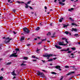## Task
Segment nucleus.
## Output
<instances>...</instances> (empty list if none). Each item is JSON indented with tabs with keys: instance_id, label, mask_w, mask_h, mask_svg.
<instances>
[{
	"instance_id": "1",
	"label": "nucleus",
	"mask_w": 80,
	"mask_h": 80,
	"mask_svg": "<svg viewBox=\"0 0 80 80\" xmlns=\"http://www.w3.org/2000/svg\"><path fill=\"white\" fill-rule=\"evenodd\" d=\"M38 75L39 76H41V77H42V78H46V77L45 76V74L43 73L42 72H40V71H38Z\"/></svg>"
},
{
	"instance_id": "2",
	"label": "nucleus",
	"mask_w": 80,
	"mask_h": 80,
	"mask_svg": "<svg viewBox=\"0 0 80 80\" xmlns=\"http://www.w3.org/2000/svg\"><path fill=\"white\" fill-rule=\"evenodd\" d=\"M23 30L24 33H30V31L27 28H23Z\"/></svg>"
},
{
	"instance_id": "3",
	"label": "nucleus",
	"mask_w": 80,
	"mask_h": 80,
	"mask_svg": "<svg viewBox=\"0 0 80 80\" xmlns=\"http://www.w3.org/2000/svg\"><path fill=\"white\" fill-rule=\"evenodd\" d=\"M6 40L4 42L5 43H9V42H10V41L12 40V38L10 39L9 38H6Z\"/></svg>"
},
{
	"instance_id": "4",
	"label": "nucleus",
	"mask_w": 80,
	"mask_h": 80,
	"mask_svg": "<svg viewBox=\"0 0 80 80\" xmlns=\"http://www.w3.org/2000/svg\"><path fill=\"white\" fill-rule=\"evenodd\" d=\"M69 50H70V49L69 48H67V49L61 50V51H65V52H67V51H68V53H71L72 51H69Z\"/></svg>"
},
{
	"instance_id": "5",
	"label": "nucleus",
	"mask_w": 80,
	"mask_h": 80,
	"mask_svg": "<svg viewBox=\"0 0 80 80\" xmlns=\"http://www.w3.org/2000/svg\"><path fill=\"white\" fill-rule=\"evenodd\" d=\"M52 56H53V54H52L43 55L44 57H47L48 58V57H52Z\"/></svg>"
},
{
	"instance_id": "6",
	"label": "nucleus",
	"mask_w": 80,
	"mask_h": 80,
	"mask_svg": "<svg viewBox=\"0 0 80 80\" xmlns=\"http://www.w3.org/2000/svg\"><path fill=\"white\" fill-rule=\"evenodd\" d=\"M17 52L16 53H14L11 54L10 56V57H17V56H18V55H16V54H17Z\"/></svg>"
},
{
	"instance_id": "7",
	"label": "nucleus",
	"mask_w": 80,
	"mask_h": 80,
	"mask_svg": "<svg viewBox=\"0 0 80 80\" xmlns=\"http://www.w3.org/2000/svg\"><path fill=\"white\" fill-rule=\"evenodd\" d=\"M54 67H55L57 69H58L59 70H60V71H62V69L60 68V66H54Z\"/></svg>"
},
{
	"instance_id": "8",
	"label": "nucleus",
	"mask_w": 80,
	"mask_h": 80,
	"mask_svg": "<svg viewBox=\"0 0 80 80\" xmlns=\"http://www.w3.org/2000/svg\"><path fill=\"white\" fill-rule=\"evenodd\" d=\"M58 44L59 45H63V46H66L67 45V43H66V44H63V42H58Z\"/></svg>"
},
{
	"instance_id": "9",
	"label": "nucleus",
	"mask_w": 80,
	"mask_h": 80,
	"mask_svg": "<svg viewBox=\"0 0 80 80\" xmlns=\"http://www.w3.org/2000/svg\"><path fill=\"white\" fill-rule=\"evenodd\" d=\"M11 74L12 75L14 76H16V74L15 73V70H14L12 72H11Z\"/></svg>"
},
{
	"instance_id": "10",
	"label": "nucleus",
	"mask_w": 80,
	"mask_h": 80,
	"mask_svg": "<svg viewBox=\"0 0 80 80\" xmlns=\"http://www.w3.org/2000/svg\"><path fill=\"white\" fill-rule=\"evenodd\" d=\"M55 47L57 48H58V49H62V47H61L60 46H57V45H55Z\"/></svg>"
},
{
	"instance_id": "11",
	"label": "nucleus",
	"mask_w": 80,
	"mask_h": 80,
	"mask_svg": "<svg viewBox=\"0 0 80 80\" xmlns=\"http://www.w3.org/2000/svg\"><path fill=\"white\" fill-rule=\"evenodd\" d=\"M59 3L60 5H62V6H63V5H65V3H63V2H59Z\"/></svg>"
},
{
	"instance_id": "12",
	"label": "nucleus",
	"mask_w": 80,
	"mask_h": 80,
	"mask_svg": "<svg viewBox=\"0 0 80 80\" xmlns=\"http://www.w3.org/2000/svg\"><path fill=\"white\" fill-rule=\"evenodd\" d=\"M25 38L23 37H22L21 38L20 41L21 42H22L23 40H24Z\"/></svg>"
},
{
	"instance_id": "13",
	"label": "nucleus",
	"mask_w": 80,
	"mask_h": 80,
	"mask_svg": "<svg viewBox=\"0 0 80 80\" xmlns=\"http://www.w3.org/2000/svg\"><path fill=\"white\" fill-rule=\"evenodd\" d=\"M75 72H69V73H68V74H67V75H69L72 74V73H75Z\"/></svg>"
},
{
	"instance_id": "14",
	"label": "nucleus",
	"mask_w": 80,
	"mask_h": 80,
	"mask_svg": "<svg viewBox=\"0 0 80 80\" xmlns=\"http://www.w3.org/2000/svg\"><path fill=\"white\" fill-rule=\"evenodd\" d=\"M25 4L26 5V6H25V8H28L29 6L27 5V4L26 3H25Z\"/></svg>"
},
{
	"instance_id": "15",
	"label": "nucleus",
	"mask_w": 80,
	"mask_h": 80,
	"mask_svg": "<svg viewBox=\"0 0 80 80\" xmlns=\"http://www.w3.org/2000/svg\"><path fill=\"white\" fill-rule=\"evenodd\" d=\"M16 3H24V2H20L19 1H16Z\"/></svg>"
},
{
	"instance_id": "16",
	"label": "nucleus",
	"mask_w": 80,
	"mask_h": 80,
	"mask_svg": "<svg viewBox=\"0 0 80 80\" xmlns=\"http://www.w3.org/2000/svg\"><path fill=\"white\" fill-rule=\"evenodd\" d=\"M72 31H74L75 32H77V29L75 28L74 29L73 28H72Z\"/></svg>"
},
{
	"instance_id": "17",
	"label": "nucleus",
	"mask_w": 80,
	"mask_h": 80,
	"mask_svg": "<svg viewBox=\"0 0 80 80\" xmlns=\"http://www.w3.org/2000/svg\"><path fill=\"white\" fill-rule=\"evenodd\" d=\"M63 20V18H61L60 19H59V22H62V20Z\"/></svg>"
},
{
	"instance_id": "18",
	"label": "nucleus",
	"mask_w": 80,
	"mask_h": 80,
	"mask_svg": "<svg viewBox=\"0 0 80 80\" xmlns=\"http://www.w3.org/2000/svg\"><path fill=\"white\" fill-rule=\"evenodd\" d=\"M71 25H76V26H77L76 23L74 22L72 23Z\"/></svg>"
},
{
	"instance_id": "19",
	"label": "nucleus",
	"mask_w": 80,
	"mask_h": 80,
	"mask_svg": "<svg viewBox=\"0 0 80 80\" xmlns=\"http://www.w3.org/2000/svg\"><path fill=\"white\" fill-rule=\"evenodd\" d=\"M10 64H12V62H8L6 63V65H10Z\"/></svg>"
},
{
	"instance_id": "20",
	"label": "nucleus",
	"mask_w": 80,
	"mask_h": 80,
	"mask_svg": "<svg viewBox=\"0 0 80 80\" xmlns=\"http://www.w3.org/2000/svg\"><path fill=\"white\" fill-rule=\"evenodd\" d=\"M71 49L72 50H76V48H71Z\"/></svg>"
},
{
	"instance_id": "21",
	"label": "nucleus",
	"mask_w": 80,
	"mask_h": 80,
	"mask_svg": "<svg viewBox=\"0 0 80 80\" xmlns=\"http://www.w3.org/2000/svg\"><path fill=\"white\" fill-rule=\"evenodd\" d=\"M65 33H66L67 35H68L69 33V32L68 31H66L64 32Z\"/></svg>"
},
{
	"instance_id": "22",
	"label": "nucleus",
	"mask_w": 80,
	"mask_h": 80,
	"mask_svg": "<svg viewBox=\"0 0 80 80\" xmlns=\"http://www.w3.org/2000/svg\"><path fill=\"white\" fill-rule=\"evenodd\" d=\"M51 73L52 74H54V75H57V73H55V72H52Z\"/></svg>"
},
{
	"instance_id": "23",
	"label": "nucleus",
	"mask_w": 80,
	"mask_h": 80,
	"mask_svg": "<svg viewBox=\"0 0 80 80\" xmlns=\"http://www.w3.org/2000/svg\"><path fill=\"white\" fill-rule=\"evenodd\" d=\"M52 60H53L52 59V58L48 60V62H51V61H52Z\"/></svg>"
},
{
	"instance_id": "24",
	"label": "nucleus",
	"mask_w": 80,
	"mask_h": 80,
	"mask_svg": "<svg viewBox=\"0 0 80 80\" xmlns=\"http://www.w3.org/2000/svg\"><path fill=\"white\" fill-rule=\"evenodd\" d=\"M22 65H23V66H25L26 65V64L22 63L21 64V66H22Z\"/></svg>"
},
{
	"instance_id": "25",
	"label": "nucleus",
	"mask_w": 80,
	"mask_h": 80,
	"mask_svg": "<svg viewBox=\"0 0 80 80\" xmlns=\"http://www.w3.org/2000/svg\"><path fill=\"white\" fill-rule=\"evenodd\" d=\"M40 29V28L39 27H37L36 29V30H38Z\"/></svg>"
},
{
	"instance_id": "26",
	"label": "nucleus",
	"mask_w": 80,
	"mask_h": 80,
	"mask_svg": "<svg viewBox=\"0 0 80 80\" xmlns=\"http://www.w3.org/2000/svg\"><path fill=\"white\" fill-rule=\"evenodd\" d=\"M47 40V39L45 38L44 39H42V42H44V41H45V40Z\"/></svg>"
},
{
	"instance_id": "27",
	"label": "nucleus",
	"mask_w": 80,
	"mask_h": 80,
	"mask_svg": "<svg viewBox=\"0 0 80 80\" xmlns=\"http://www.w3.org/2000/svg\"><path fill=\"white\" fill-rule=\"evenodd\" d=\"M51 35V33L50 32H48V33L47 34V35Z\"/></svg>"
},
{
	"instance_id": "28",
	"label": "nucleus",
	"mask_w": 80,
	"mask_h": 80,
	"mask_svg": "<svg viewBox=\"0 0 80 80\" xmlns=\"http://www.w3.org/2000/svg\"><path fill=\"white\" fill-rule=\"evenodd\" d=\"M64 25V26H63L64 28L67 27V26H68V25Z\"/></svg>"
},
{
	"instance_id": "29",
	"label": "nucleus",
	"mask_w": 80,
	"mask_h": 80,
	"mask_svg": "<svg viewBox=\"0 0 80 80\" xmlns=\"http://www.w3.org/2000/svg\"><path fill=\"white\" fill-rule=\"evenodd\" d=\"M24 59V60H27V57H24L23 58Z\"/></svg>"
},
{
	"instance_id": "30",
	"label": "nucleus",
	"mask_w": 80,
	"mask_h": 80,
	"mask_svg": "<svg viewBox=\"0 0 80 80\" xmlns=\"http://www.w3.org/2000/svg\"><path fill=\"white\" fill-rule=\"evenodd\" d=\"M12 11H13V12H14V13H15L16 12V10H15V9H13L12 10Z\"/></svg>"
},
{
	"instance_id": "31",
	"label": "nucleus",
	"mask_w": 80,
	"mask_h": 80,
	"mask_svg": "<svg viewBox=\"0 0 80 80\" xmlns=\"http://www.w3.org/2000/svg\"><path fill=\"white\" fill-rule=\"evenodd\" d=\"M3 79V77L2 76L0 77V80H2Z\"/></svg>"
},
{
	"instance_id": "32",
	"label": "nucleus",
	"mask_w": 80,
	"mask_h": 80,
	"mask_svg": "<svg viewBox=\"0 0 80 80\" xmlns=\"http://www.w3.org/2000/svg\"><path fill=\"white\" fill-rule=\"evenodd\" d=\"M15 50H16V52H17V51H19V50H20V49L18 48H16L15 49Z\"/></svg>"
},
{
	"instance_id": "33",
	"label": "nucleus",
	"mask_w": 80,
	"mask_h": 80,
	"mask_svg": "<svg viewBox=\"0 0 80 80\" xmlns=\"http://www.w3.org/2000/svg\"><path fill=\"white\" fill-rule=\"evenodd\" d=\"M65 68H69V67L68 66H65Z\"/></svg>"
},
{
	"instance_id": "34",
	"label": "nucleus",
	"mask_w": 80,
	"mask_h": 80,
	"mask_svg": "<svg viewBox=\"0 0 80 80\" xmlns=\"http://www.w3.org/2000/svg\"><path fill=\"white\" fill-rule=\"evenodd\" d=\"M61 1L62 2H65L66 1V0H61Z\"/></svg>"
},
{
	"instance_id": "35",
	"label": "nucleus",
	"mask_w": 80,
	"mask_h": 80,
	"mask_svg": "<svg viewBox=\"0 0 80 80\" xmlns=\"http://www.w3.org/2000/svg\"><path fill=\"white\" fill-rule=\"evenodd\" d=\"M30 2H31V1H28V2L27 3V4H30Z\"/></svg>"
},
{
	"instance_id": "36",
	"label": "nucleus",
	"mask_w": 80,
	"mask_h": 80,
	"mask_svg": "<svg viewBox=\"0 0 80 80\" xmlns=\"http://www.w3.org/2000/svg\"><path fill=\"white\" fill-rule=\"evenodd\" d=\"M65 42L67 43L69 42L67 41V39H66Z\"/></svg>"
},
{
	"instance_id": "37",
	"label": "nucleus",
	"mask_w": 80,
	"mask_h": 80,
	"mask_svg": "<svg viewBox=\"0 0 80 80\" xmlns=\"http://www.w3.org/2000/svg\"><path fill=\"white\" fill-rule=\"evenodd\" d=\"M42 43V42H40L38 43V45H40V44H41V43Z\"/></svg>"
},
{
	"instance_id": "38",
	"label": "nucleus",
	"mask_w": 80,
	"mask_h": 80,
	"mask_svg": "<svg viewBox=\"0 0 80 80\" xmlns=\"http://www.w3.org/2000/svg\"><path fill=\"white\" fill-rule=\"evenodd\" d=\"M78 34H74V36H78Z\"/></svg>"
},
{
	"instance_id": "39",
	"label": "nucleus",
	"mask_w": 80,
	"mask_h": 80,
	"mask_svg": "<svg viewBox=\"0 0 80 80\" xmlns=\"http://www.w3.org/2000/svg\"><path fill=\"white\" fill-rule=\"evenodd\" d=\"M44 8L45 10H47V8L46 6H45Z\"/></svg>"
},
{
	"instance_id": "40",
	"label": "nucleus",
	"mask_w": 80,
	"mask_h": 80,
	"mask_svg": "<svg viewBox=\"0 0 80 80\" xmlns=\"http://www.w3.org/2000/svg\"><path fill=\"white\" fill-rule=\"evenodd\" d=\"M61 78L62 77V78L60 79V80H62V79H63V76H61Z\"/></svg>"
},
{
	"instance_id": "41",
	"label": "nucleus",
	"mask_w": 80,
	"mask_h": 80,
	"mask_svg": "<svg viewBox=\"0 0 80 80\" xmlns=\"http://www.w3.org/2000/svg\"><path fill=\"white\" fill-rule=\"evenodd\" d=\"M39 50H38V49L37 51H36V52L37 53H38V51H39Z\"/></svg>"
},
{
	"instance_id": "42",
	"label": "nucleus",
	"mask_w": 80,
	"mask_h": 80,
	"mask_svg": "<svg viewBox=\"0 0 80 80\" xmlns=\"http://www.w3.org/2000/svg\"><path fill=\"white\" fill-rule=\"evenodd\" d=\"M44 50H45L46 51H47V50H48V49L44 48Z\"/></svg>"
},
{
	"instance_id": "43",
	"label": "nucleus",
	"mask_w": 80,
	"mask_h": 80,
	"mask_svg": "<svg viewBox=\"0 0 80 80\" xmlns=\"http://www.w3.org/2000/svg\"><path fill=\"white\" fill-rule=\"evenodd\" d=\"M42 70V71H43V72H46V71H45V70Z\"/></svg>"
},
{
	"instance_id": "44",
	"label": "nucleus",
	"mask_w": 80,
	"mask_h": 80,
	"mask_svg": "<svg viewBox=\"0 0 80 80\" xmlns=\"http://www.w3.org/2000/svg\"><path fill=\"white\" fill-rule=\"evenodd\" d=\"M29 7L30 8H31V9H33V8H32V7L30 6H29Z\"/></svg>"
},
{
	"instance_id": "45",
	"label": "nucleus",
	"mask_w": 80,
	"mask_h": 80,
	"mask_svg": "<svg viewBox=\"0 0 80 80\" xmlns=\"http://www.w3.org/2000/svg\"><path fill=\"white\" fill-rule=\"evenodd\" d=\"M56 59H57V58H53V59L54 60H56Z\"/></svg>"
},
{
	"instance_id": "46",
	"label": "nucleus",
	"mask_w": 80,
	"mask_h": 80,
	"mask_svg": "<svg viewBox=\"0 0 80 80\" xmlns=\"http://www.w3.org/2000/svg\"><path fill=\"white\" fill-rule=\"evenodd\" d=\"M69 19H70V20H72V18H70Z\"/></svg>"
},
{
	"instance_id": "47",
	"label": "nucleus",
	"mask_w": 80,
	"mask_h": 80,
	"mask_svg": "<svg viewBox=\"0 0 80 80\" xmlns=\"http://www.w3.org/2000/svg\"><path fill=\"white\" fill-rule=\"evenodd\" d=\"M42 61L43 63H45V60L43 61V60H42Z\"/></svg>"
},
{
	"instance_id": "48",
	"label": "nucleus",
	"mask_w": 80,
	"mask_h": 80,
	"mask_svg": "<svg viewBox=\"0 0 80 80\" xmlns=\"http://www.w3.org/2000/svg\"><path fill=\"white\" fill-rule=\"evenodd\" d=\"M30 44H27V46H28H28H30Z\"/></svg>"
},
{
	"instance_id": "49",
	"label": "nucleus",
	"mask_w": 80,
	"mask_h": 80,
	"mask_svg": "<svg viewBox=\"0 0 80 80\" xmlns=\"http://www.w3.org/2000/svg\"><path fill=\"white\" fill-rule=\"evenodd\" d=\"M71 10H73V8H71Z\"/></svg>"
},
{
	"instance_id": "50",
	"label": "nucleus",
	"mask_w": 80,
	"mask_h": 80,
	"mask_svg": "<svg viewBox=\"0 0 80 80\" xmlns=\"http://www.w3.org/2000/svg\"><path fill=\"white\" fill-rule=\"evenodd\" d=\"M71 55H72V56H74V55H73V53H72L71 54Z\"/></svg>"
},
{
	"instance_id": "51",
	"label": "nucleus",
	"mask_w": 80,
	"mask_h": 80,
	"mask_svg": "<svg viewBox=\"0 0 80 80\" xmlns=\"http://www.w3.org/2000/svg\"><path fill=\"white\" fill-rule=\"evenodd\" d=\"M1 70L2 71H3V70H4L3 68H2Z\"/></svg>"
},
{
	"instance_id": "52",
	"label": "nucleus",
	"mask_w": 80,
	"mask_h": 80,
	"mask_svg": "<svg viewBox=\"0 0 80 80\" xmlns=\"http://www.w3.org/2000/svg\"><path fill=\"white\" fill-rule=\"evenodd\" d=\"M22 62L23 63H25V62H26V61H23Z\"/></svg>"
},
{
	"instance_id": "53",
	"label": "nucleus",
	"mask_w": 80,
	"mask_h": 80,
	"mask_svg": "<svg viewBox=\"0 0 80 80\" xmlns=\"http://www.w3.org/2000/svg\"><path fill=\"white\" fill-rule=\"evenodd\" d=\"M62 40H65V38H62Z\"/></svg>"
},
{
	"instance_id": "54",
	"label": "nucleus",
	"mask_w": 80,
	"mask_h": 80,
	"mask_svg": "<svg viewBox=\"0 0 80 80\" xmlns=\"http://www.w3.org/2000/svg\"><path fill=\"white\" fill-rule=\"evenodd\" d=\"M13 33H14V34H16V32H15V31H13Z\"/></svg>"
},
{
	"instance_id": "55",
	"label": "nucleus",
	"mask_w": 80,
	"mask_h": 80,
	"mask_svg": "<svg viewBox=\"0 0 80 80\" xmlns=\"http://www.w3.org/2000/svg\"><path fill=\"white\" fill-rule=\"evenodd\" d=\"M70 67H73V68H75V66H70Z\"/></svg>"
},
{
	"instance_id": "56",
	"label": "nucleus",
	"mask_w": 80,
	"mask_h": 80,
	"mask_svg": "<svg viewBox=\"0 0 80 80\" xmlns=\"http://www.w3.org/2000/svg\"><path fill=\"white\" fill-rule=\"evenodd\" d=\"M34 40H37V38H35L34 39Z\"/></svg>"
},
{
	"instance_id": "57",
	"label": "nucleus",
	"mask_w": 80,
	"mask_h": 80,
	"mask_svg": "<svg viewBox=\"0 0 80 80\" xmlns=\"http://www.w3.org/2000/svg\"><path fill=\"white\" fill-rule=\"evenodd\" d=\"M32 58H35V56H32Z\"/></svg>"
},
{
	"instance_id": "58",
	"label": "nucleus",
	"mask_w": 80,
	"mask_h": 80,
	"mask_svg": "<svg viewBox=\"0 0 80 80\" xmlns=\"http://www.w3.org/2000/svg\"><path fill=\"white\" fill-rule=\"evenodd\" d=\"M68 11H69V12H70V11H71V9H69L68 10Z\"/></svg>"
},
{
	"instance_id": "59",
	"label": "nucleus",
	"mask_w": 80,
	"mask_h": 80,
	"mask_svg": "<svg viewBox=\"0 0 80 80\" xmlns=\"http://www.w3.org/2000/svg\"><path fill=\"white\" fill-rule=\"evenodd\" d=\"M78 44H79V45H80V42H78Z\"/></svg>"
},
{
	"instance_id": "60",
	"label": "nucleus",
	"mask_w": 80,
	"mask_h": 80,
	"mask_svg": "<svg viewBox=\"0 0 80 80\" xmlns=\"http://www.w3.org/2000/svg\"><path fill=\"white\" fill-rule=\"evenodd\" d=\"M33 62H36V60H33Z\"/></svg>"
},
{
	"instance_id": "61",
	"label": "nucleus",
	"mask_w": 80,
	"mask_h": 80,
	"mask_svg": "<svg viewBox=\"0 0 80 80\" xmlns=\"http://www.w3.org/2000/svg\"><path fill=\"white\" fill-rule=\"evenodd\" d=\"M10 1H11V0H8V2H10Z\"/></svg>"
},
{
	"instance_id": "62",
	"label": "nucleus",
	"mask_w": 80,
	"mask_h": 80,
	"mask_svg": "<svg viewBox=\"0 0 80 80\" xmlns=\"http://www.w3.org/2000/svg\"><path fill=\"white\" fill-rule=\"evenodd\" d=\"M78 2V0H76V1H75V2Z\"/></svg>"
},
{
	"instance_id": "63",
	"label": "nucleus",
	"mask_w": 80,
	"mask_h": 80,
	"mask_svg": "<svg viewBox=\"0 0 80 80\" xmlns=\"http://www.w3.org/2000/svg\"><path fill=\"white\" fill-rule=\"evenodd\" d=\"M57 0H54V2H57Z\"/></svg>"
},
{
	"instance_id": "64",
	"label": "nucleus",
	"mask_w": 80,
	"mask_h": 80,
	"mask_svg": "<svg viewBox=\"0 0 80 80\" xmlns=\"http://www.w3.org/2000/svg\"><path fill=\"white\" fill-rule=\"evenodd\" d=\"M53 36H54V35H55V33H53V34H52Z\"/></svg>"
}]
</instances>
